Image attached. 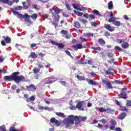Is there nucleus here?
Returning <instances> with one entry per match:
<instances>
[{
    "label": "nucleus",
    "mask_w": 131,
    "mask_h": 131,
    "mask_svg": "<svg viewBox=\"0 0 131 131\" xmlns=\"http://www.w3.org/2000/svg\"><path fill=\"white\" fill-rule=\"evenodd\" d=\"M20 72H14L11 75L5 76L4 77V80L5 81H15V82L18 84L21 82H25L26 81V78L23 75H20Z\"/></svg>",
    "instance_id": "1"
},
{
    "label": "nucleus",
    "mask_w": 131,
    "mask_h": 131,
    "mask_svg": "<svg viewBox=\"0 0 131 131\" xmlns=\"http://www.w3.org/2000/svg\"><path fill=\"white\" fill-rule=\"evenodd\" d=\"M62 12V9H60L58 7H56L55 9L53 7L49 10V13L52 14L55 20L53 21L52 24L54 25L55 28L58 27V23L59 22V19H60V16L59 14Z\"/></svg>",
    "instance_id": "2"
},
{
    "label": "nucleus",
    "mask_w": 131,
    "mask_h": 131,
    "mask_svg": "<svg viewBox=\"0 0 131 131\" xmlns=\"http://www.w3.org/2000/svg\"><path fill=\"white\" fill-rule=\"evenodd\" d=\"M84 107H85V102H84V101H79L76 105V108L79 111H84Z\"/></svg>",
    "instance_id": "3"
},
{
    "label": "nucleus",
    "mask_w": 131,
    "mask_h": 131,
    "mask_svg": "<svg viewBox=\"0 0 131 131\" xmlns=\"http://www.w3.org/2000/svg\"><path fill=\"white\" fill-rule=\"evenodd\" d=\"M65 124L66 127H70V125L74 124L73 117H72V115H70L68 116V118L66 121Z\"/></svg>",
    "instance_id": "4"
},
{
    "label": "nucleus",
    "mask_w": 131,
    "mask_h": 131,
    "mask_svg": "<svg viewBox=\"0 0 131 131\" xmlns=\"http://www.w3.org/2000/svg\"><path fill=\"white\" fill-rule=\"evenodd\" d=\"M51 43L53 45V46H56L58 48V49H64L65 48V45L63 43H58L54 40L50 41Z\"/></svg>",
    "instance_id": "5"
},
{
    "label": "nucleus",
    "mask_w": 131,
    "mask_h": 131,
    "mask_svg": "<svg viewBox=\"0 0 131 131\" xmlns=\"http://www.w3.org/2000/svg\"><path fill=\"white\" fill-rule=\"evenodd\" d=\"M37 109L39 110H46L47 111H53L54 110L53 107H50L49 106L43 107L42 105L39 104L38 105Z\"/></svg>",
    "instance_id": "6"
},
{
    "label": "nucleus",
    "mask_w": 131,
    "mask_h": 131,
    "mask_svg": "<svg viewBox=\"0 0 131 131\" xmlns=\"http://www.w3.org/2000/svg\"><path fill=\"white\" fill-rule=\"evenodd\" d=\"M26 89L27 91H29V92H34L36 91V87L33 84L26 86Z\"/></svg>",
    "instance_id": "7"
},
{
    "label": "nucleus",
    "mask_w": 131,
    "mask_h": 131,
    "mask_svg": "<svg viewBox=\"0 0 131 131\" xmlns=\"http://www.w3.org/2000/svg\"><path fill=\"white\" fill-rule=\"evenodd\" d=\"M50 122L51 123H55L56 126H60V125L61 124L60 122L55 118H51L50 119Z\"/></svg>",
    "instance_id": "8"
},
{
    "label": "nucleus",
    "mask_w": 131,
    "mask_h": 131,
    "mask_svg": "<svg viewBox=\"0 0 131 131\" xmlns=\"http://www.w3.org/2000/svg\"><path fill=\"white\" fill-rule=\"evenodd\" d=\"M86 81H87L89 84H91V85H99L98 83L94 81L93 80L89 79V78L86 79Z\"/></svg>",
    "instance_id": "9"
},
{
    "label": "nucleus",
    "mask_w": 131,
    "mask_h": 131,
    "mask_svg": "<svg viewBox=\"0 0 131 131\" xmlns=\"http://www.w3.org/2000/svg\"><path fill=\"white\" fill-rule=\"evenodd\" d=\"M104 27L107 30H108V31H110L111 32L114 31V28L113 27H111V25H110V24H105L104 26Z\"/></svg>",
    "instance_id": "10"
},
{
    "label": "nucleus",
    "mask_w": 131,
    "mask_h": 131,
    "mask_svg": "<svg viewBox=\"0 0 131 131\" xmlns=\"http://www.w3.org/2000/svg\"><path fill=\"white\" fill-rule=\"evenodd\" d=\"M39 69L36 67L34 68L33 69V72L34 74H35V77L36 79H39V75L37 74L38 72H39Z\"/></svg>",
    "instance_id": "11"
},
{
    "label": "nucleus",
    "mask_w": 131,
    "mask_h": 131,
    "mask_svg": "<svg viewBox=\"0 0 131 131\" xmlns=\"http://www.w3.org/2000/svg\"><path fill=\"white\" fill-rule=\"evenodd\" d=\"M72 117L73 118L74 124V121H75V124H76V125L80 123V119L77 116L74 117V116L72 115Z\"/></svg>",
    "instance_id": "12"
},
{
    "label": "nucleus",
    "mask_w": 131,
    "mask_h": 131,
    "mask_svg": "<svg viewBox=\"0 0 131 131\" xmlns=\"http://www.w3.org/2000/svg\"><path fill=\"white\" fill-rule=\"evenodd\" d=\"M118 97L122 98V99H127V96L126 95V92L122 91L120 94L118 95Z\"/></svg>",
    "instance_id": "13"
},
{
    "label": "nucleus",
    "mask_w": 131,
    "mask_h": 131,
    "mask_svg": "<svg viewBox=\"0 0 131 131\" xmlns=\"http://www.w3.org/2000/svg\"><path fill=\"white\" fill-rule=\"evenodd\" d=\"M44 81L45 82V84H51V83H53V82H54V81L52 80V78L50 77L45 78Z\"/></svg>",
    "instance_id": "14"
},
{
    "label": "nucleus",
    "mask_w": 131,
    "mask_h": 131,
    "mask_svg": "<svg viewBox=\"0 0 131 131\" xmlns=\"http://www.w3.org/2000/svg\"><path fill=\"white\" fill-rule=\"evenodd\" d=\"M75 51H77V50H80L81 49H83V46L80 43L77 44L76 46L73 47Z\"/></svg>",
    "instance_id": "15"
},
{
    "label": "nucleus",
    "mask_w": 131,
    "mask_h": 131,
    "mask_svg": "<svg viewBox=\"0 0 131 131\" xmlns=\"http://www.w3.org/2000/svg\"><path fill=\"white\" fill-rule=\"evenodd\" d=\"M17 16L18 18H23V19L27 18H28V20H29V15L27 14L23 15L22 14L18 13V15Z\"/></svg>",
    "instance_id": "16"
},
{
    "label": "nucleus",
    "mask_w": 131,
    "mask_h": 131,
    "mask_svg": "<svg viewBox=\"0 0 131 131\" xmlns=\"http://www.w3.org/2000/svg\"><path fill=\"white\" fill-rule=\"evenodd\" d=\"M121 47L123 49H128L129 48V44H128V42H123L122 44H121Z\"/></svg>",
    "instance_id": "17"
},
{
    "label": "nucleus",
    "mask_w": 131,
    "mask_h": 131,
    "mask_svg": "<svg viewBox=\"0 0 131 131\" xmlns=\"http://www.w3.org/2000/svg\"><path fill=\"white\" fill-rule=\"evenodd\" d=\"M114 73V70L112 69H108V70L105 71L106 75H112Z\"/></svg>",
    "instance_id": "18"
},
{
    "label": "nucleus",
    "mask_w": 131,
    "mask_h": 131,
    "mask_svg": "<svg viewBox=\"0 0 131 131\" xmlns=\"http://www.w3.org/2000/svg\"><path fill=\"white\" fill-rule=\"evenodd\" d=\"M126 117V114L125 113H122L119 115L118 118L121 120H122V119H124Z\"/></svg>",
    "instance_id": "19"
},
{
    "label": "nucleus",
    "mask_w": 131,
    "mask_h": 131,
    "mask_svg": "<svg viewBox=\"0 0 131 131\" xmlns=\"http://www.w3.org/2000/svg\"><path fill=\"white\" fill-rule=\"evenodd\" d=\"M55 114L57 115V116H58V117H61V118H65V117H66V116H65L63 113L56 112Z\"/></svg>",
    "instance_id": "20"
},
{
    "label": "nucleus",
    "mask_w": 131,
    "mask_h": 131,
    "mask_svg": "<svg viewBox=\"0 0 131 131\" xmlns=\"http://www.w3.org/2000/svg\"><path fill=\"white\" fill-rule=\"evenodd\" d=\"M3 38H4L5 41L6 43H11V39L9 36H3Z\"/></svg>",
    "instance_id": "21"
},
{
    "label": "nucleus",
    "mask_w": 131,
    "mask_h": 131,
    "mask_svg": "<svg viewBox=\"0 0 131 131\" xmlns=\"http://www.w3.org/2000/svg\"><path fill=\"white\" fill-rule=\"evenodd\" d=\"M73 7L74 9H75V10H78V11H82V9L79 8V5L76 4H73Z\"/></svg>",
    "instance_id": "22"
},
{
    "label": "nucleus",
    "mask_w": 131,
    "mask_h": 131,
    "mask_svg": "<svg viewBox=\"0 0 131 131\" xmlns=\"http://www.w3.org/2000/svg\"><path fill=\"white\" fill-rule=\"evenodd\" d=\"M74 27L75 28L79 29V28H80V27H81L80 23H79V22H78V21H75L74 23Z\"/></svg>",
    "instance_id": "23"
},
{
    "label": "nucleus",
    "mask_w": 131,
    "mask_h": 131,
    "mask_svg": "<svg viewBox=\"0 0 131 131\" xmlns=\"http://www.w3.org/2000/svg\"><path fill=\"white\" fill-rule=\"evenodd\" d=\"M98 42L99 45H101V46H103L106 43V42H105V40L103 38H100L98 40Z\"/></svg>",
    "instance_id": "24"
},
{
    "label": "nucleus",
    "mask_w": 131,
    "mask_h": 131,
    "mask_svg": "<svg viewBox=\"0 0 131 131\" xmlns=\"http://www.w3.org/2000/svg\"><path fill=\"white\" fill-rule=\"evenodd\" d=\"M107 6L109 10H112V9H113V2L112 1L110 2V3L107 4Z\"/></svg>",
    "instance_id": "25"
},
{
    "label": "nucleus",
    "mask_w": 131,
    "mask_h": 131,
    "mask_svg": "<svg viewBox=\"0 0 131 131\" xmlns=\"http://www.w3.org/2000/svg\"><path fill=\"white\" fill-rule=\"evenodd\" d=\"M120 111H123L124 112H128V110L126 108V107L120 106Z\"/></svg>",
    "instance_id": "26"
},
{
    "label": "nucleus",
    "mask_w": 131,
    "mask_h": 131,
    "mask_svg": "<svg viewBox=\"0 0 131 131\" xmlns=\"http://www.w3.org/2000/svg\"><path fill=\"white\" fill-rule=\"evenodd\" d=\"M114 25H115L116 26L119 27L121 25V23L118 20H116V19L115 20V21L113 23Z\"/></svg>",
    "instance_id": "27"
},
{
    "label": "nucleus",
    "mask_w": 131,
    "mask_h": 131,
    "mask_svg": "<svg viewBox=\"0 0 131 131\" xmlns=\"http://www.w3.org/2000/svg\"><path fill=\"white\" fill-rule=\"evenodd\" d=\"M29 58H37V55L34 52H31L29 55Z\"/></svg>",
    "instance_id": "28"
},
{
    "label": "nucleus",
    "mask_w": 131,
    "mask_h": 131,
    "mask_svg": "<svg viewBox=\"0 0 131 131\" xmlns=\"http://www.w3.org/2000/svg\"><path fill=\"white\" fill-rule=\"evenodd\" d=\"M76 77L79 80H85V78L84 77V76H80L78 75H76Z\"/></svg>",
    "instance_id": "29"
},
{
    "label": "nucleus",
    "mask_w": 131,
    "mask_h": 131,
    "mask_svg": "<svg viewBox=\"0 0 131 131\" xmlns=\"http://www.w3.org/2000/svg\"><path fill=\"white\" fill-rule=\"evenodd\" d=\"M93 13L94 14V15H96L97 16H101L100 12L96 9L93 10Z\"/></svg>",
    "instance_id": "30"
},
{
    "label": "nucleus",
    "mask_w": 131,
    "mask_h": 131,
    "mask_svg": "<svg viewBox=\"0 0 131 131\" xmlns=\"http://www.w3.org/2000/svg\"><path fill=\"white\" fill-rule=\"evenodd\" d=\"M115 20H116L115 17H111L108 19V22H109L110 23H112L113 22V23H114V22L115 21Z\"/></svg>",
    "instance_id": "31"
},
{
    "label": "nucleus",
    "mask_w": 131,
    "mask_h": 131,
    "mask_svg": "<svg viewBox=\"0 0 131 131\" xmlns=\"http://www.w3.org/2000/svg\"><path fill=\"white\" fill-rule=\"evenodd\" d=\"M106 88L108 89H113V86H112V84H111V82L110 81H108L106 84Z\"/></svg>",
    "instance_id": "32"
},
{
    "label": "nucleus",
    "mask_w": 131,
    "mask_h": 131,
    "mask_svg": "<svg viewBox=\"0 0 131 131\" xmlns=\"http://www.w3.org/2000/svg\"><path fill=\"white\" fill-rule=\"evenodd\" d=\"M98 111H99V112H101V113H103V112H106V109L104 108L103 107H98Z\"/></svg>",
    "instance_id": "33"
},
{
    "label": "nucleus",
    "mask_w": 131,
    "mask_h": 131,
    "mask_svg": "<svg viewBox=\"0 0 131 131\" xmlns=\"http://www.w3.org/2000/svg\"><path fill=\"white\" fill-rule=\"evenodd\" d=\"M31 18L33 19V20H36V18H37V14L36 13H34L30 16Z\"/></svg>",
    "instance_id": "34"
},
{
    "label": "nucleus",
    "mask_w": 131,
    "mask_h": 131,
    "mask_svg": "<svg viewBox=\"0 0 131 131\" xmlns=\"http://www.w3.org/2000/svg\"><path fill=\"white\" fill-rule=\"evenodd\" d=\"M22 4L23 5V8L25 9V10H27L28 8H29V6L26 5V2H24L22 3Z\"/></svg>",
    "instance_id": "35"
},
{
    "label": "nucleus",
    "mask_w": 131,
    "mask_h": 131,
    "mask_svg": "<svg viewBox=\"0 0 131 131\" xmlns=\"http://www.w3.org/2000/svg\"><path fill=\"white\" fill-rule=\"evenodd\" d=\"M114 49L116 51H119V52H121L122 51V49L119 47V46H116L114 47Z\"/></svg>",
    "instance_id": "36"
},
{
    "label": "nucleus",
    "mask_w": 131,
    "mask_h": 131,
    "mask_svg": "<svg viewBox=\"0 0 131 131\" xmlns=\"http://www.w3.org/2000/svg\"><path fill=\"white\" fill-rule=\"evenodd\" d=\"M65 5L67 10H68V11H71V7L69 6V4L67 2L65 3Z\"/></svg>",
    "instance_id": "37"
},
{
    "label": "nucleus",
    "mask_w": 131,
    "mask_h": 131,
    "mask_svg": "<svg viewBox=\"0 0 131 131\" xmlns=\"http://www.w3.org/2000/svg\"><path fill=\"white\" fill-rule=\"evenodd\" d=\"M114 56V54L111 53V52H109L108 54H107V57L108 58H110V59H111L112 58H113V57Z\"/></svg>",
    "instance_id": "38"
},
{
    "label": "nucleus",
    "mask_w": 131,
    "mask_h": 131,
    "mask_svg": "<svg viewBox=\"0 0 131 131\" xmlns=\"http://www.w3.org/2000/svg\"><path fill=\"white\" fill-rule=\"evenodd\" d=\"M22 9H23V7L21 6H16L14 8L16 11H20V10H22Z\"/></svg>",
    "instance_id": "39"
},
{
    "label": "nucleus",
    "mask_w": 131,
    "mask_h": 131,
    "mask_svg": "<svg viewBox=\"0 0 131 131\" xmlns=\"http://www.w3.org/2000/svg\"><path fill=\"white\" fill-rule=\"evenodd\" d=\"M24 97L25 98V99H26L27 102L29 103V96H28V94H24Z\"/></svg>",
    "instance_id": "40"
},
{
    "label": "nucleus",
    "mask_w": 131,
    "mask_h": 131,
    "mask_svg": "<svg viewBox=\"0 0 131 131\" xmlns=\"http://www.w3.org/2000/svg\"><path fill=\"white\" fill-rule=\"evenodd\" d=\"M65 53H66V54H67V55H68V56H70V57L71 58H72V59H73V56H72V55H71V53H70V52H69L68 50H66Z\"/></svg>",
    "instance_id": "41"
},
{
    "label": "nucleus",
    "mask_w": 131,
    "mask_h": 131,
    "mask_svg": "<svg viewBox=\"0 0 131 131\" xmlns=\"http://www.w3.org/2000/svg\"><path fill=\"white\" fill-rule=\"evenodd\" d=\"M124 39H118L117 42H118V43H122V42H124Z\"/></svg>",
    "instance_id": "42"
},
{
    "label": "nucleus",
    "mask_w": 131,
    "mask_h": 131,
    "mask_svg": "<svg viewBox=\"0 0 131 131\" xmlns=\"http://www.w3.org/2000/svg\"><path fill=\"white\" fill-rule=\"evenodd\" d=\"M91 49L92 50H96V51H101L102 49L101 48V47H92Z\"/></svg>",
    "instance_id": "43"
},
{
    "label": "nucleus",
    "mask_w": 131,
    "mask_h": 131,
    "mask_svg": "<svg viewBox=\"0 0 131 131\" xmlns=\"http://www.w3.org/2000/svg\"><path fill=\"white\" fill-rule=\"evenodd\" d=\"M89 18H90L91 20H95V19H96V15H95V14H90L89 15Z\"/></svg>",
    "instance_id": "44"
},
{
    "label": "nucleus",
    "mask_w": 131,
    "mask_h": 131,
    "mask_svg": "<svg viewBox=\"0 0 131 131\" xmlns=\"http://www.w3.org/2000/svg\"><path fill=\"white\" fill-rule=\"evenodd\" d=\"M114 82L116 84H121V83H122V82L120 80H116Z\"/></svg>",
    "instance_id": "45"
},
{
    "label": "nucleus",
    "mask_w": 131,
    "mask_h": 131,
    "mask_svg": "<svg viewBox=\"0 0 131 131\" xmlns=\"http://www.w3.org/2000/svg\"><path fill=\"white\" fill-rule=\"evenodd\" d=\"M60 33L61 34H63L64 35H66L68 34V32H67V31H65L64 30H62L60 31Z\"/></svg>",
    "instance_id": "46"
},
{
    "label": "nucleus",
    "mask_w": 131,
    "mask_h": 131,
    "mask_svg": "<svg viewBox=\"0 0 131 131\" xmlns=\"http://www.w3.org/2000/svg\"><path fill=\"white\" fill-rule=\"evenodd\" d=\"M80 22H82L83 24H84V25H85V23H88V20H85V19H79Z\"/></svg>",
    "instance_id": "47"
},
{
    "label": "nucleus",
    "mask_w": 131,
    "mask_h": 131,
    "mask_svg": "<svg viewBox=\"0 0 131 131\" xmlns=\"http://www.w3.org/2000/svg\"><path fill=\"white\" fill-rule=\"evenodd\" d=\"M80 39H81L82 42H86L88 41V39H86V38H84L82 37H80Z\"/></svg>",
    "instance_id": "48"
},
{
    "label": "nucleus",
    "mask_w": 131,
    "mask_h": 131,
    "mask_svg": "<svg viewBox=\"0 0 131 131\" xmlns=\"http://www.w3.org/2000/svg\"><path fill=\"white\" fill-rule=\"evenodd\" d=\"M102 82H103V83L104 84H107V83H108V82H109V80H108V79H102Z\"/></svg>",
    "instance_id": "49"
},
{
    "label": "nucleus",
    "mask_w": 131,
    "mask_h": 131,
    "mask_svg": "<svg viewBox=\"0 0 131 131\" xmlns=\"http://www.w3.org/2000/svg\"><path fill=\"white\" fill-rule=\"evenodd\" d=\"M100 122L102 123L103 124H105L107 122V120L105 119H102L101 120H99Z\"/></svg>",
    "instance_id": "50"
},
{
    "label": "nucleus",
    "mask_w": 131,
    "mask_h": 131,
    "mask_svg": "<svg viewBox=\"0 0 131 131\" xmlns=\"http://www.w3.org/2000/svg\"><path fill=\"white\" fill-rule=\"evenodd\" d=\"M110 122L112 125H116V121H115V120H111Z\"/></svg>",
    "instance_id": "51"
},
{
    "label": "nucleus",
    "mask_w": 131,
    "mask_h": 131,
    "mask_svg": "<svg viewBox=\"0 0 131 131\" xmlns=\"http://www.w3.org/2000/svg\"><path fill=\"white\" fill-rule=\"evenodd\" d=\"M91 25L92 26H93L94 27H97V25H98V24H97V23L96 22H91Z\"/></svg>",
    "instance_id": "52"
},
{
    "label": "nucleus",
    "mask_w": 131,
    "mask_h": 131,
    "mask_svg": "<svg viewBox=\"0 0 131 131\" xmlns=\"http://www.w3.org/2000/svg\"><path fill=\"white\" fill-rule=\"evenodd\" d=\"M126 106L127 107H130L131 106V100H127V103H126Z\"/></svg>",
    "instance_id": "53"
},
{
    "label": "nucleus",
    "mask_w": 131,
    "mask_h": 131,
    "mask_svg": "<svg viewBox=\"0 0 131 131\" xmlns=\"http://www.w3.org/2000/svg\"><path fill=\"white\" fill-rule=\"evenodd\" d=\"M104 35H105V36H106V37H108V36H110V35H111L110 32H108V31H106V32L104 33Z\"/></svg>",
    "instance_id": "54"
},
{
    "label": "nucleus",
    "mask_w": 131,
    "mask_h": 131,
    "mask_svg": "<svg viewBox=\"0 0 131 131\" xmlns=\"http://www.w3.org/2000/svg\"><path fill=\"white\" fill-rule=\"evenodd\" d=\"M112 111H113V110L111 108H107V109H105V112H107V113H111Z\"/></svg>",
    "instance_id": "55"
},
{
    "label": "nucleus",
    "mask_w": 131,
    "mask_h": 131,
    "mask_svg": "<svg viewBox=\"0 0 131 131\" xmlns=\"http://www.w3.org/2000/svg\"><path fill=\"white\" fill-rule=\"evenodd\" d=\"M0 130L6 131V126L3 125L2 126H0Z\"/></svg>",
    "instance_id": "56"
},
{
    "label": "nucleus",
    "mask_w": 131,
    "mask_h": 131,
    "mask_svg": "<svg viewBox=\"0 0 131 131\" xmlns=\"http://www.w3.org/2000/svg\"><path fill=\"white\" fill-rule=\"evenodd\" d=\"M32 7L34 9H35V10H39V8H37V4H33Z\"/></svg>",
    "instance_id": "57"
},
{
    "label": "nucleus",
    "mask_w": 131,
    "mask_h": 131,
    "mask_svg": "<svg viewBox=\"0 0 131 131\" xmlns=\"http://www.w3.org/2000/svg\"><path fill=\"white\" fill-rule=\"evenodd\" d=\"M97 127H98V128H99V129H102V128H103V125L99 123L97 126Z\"/></svg>",
    "instance_id": "58"
},
{
    "label": "nucleus",
    "mask_w": 131,
    "mask_h": 131,
    "mask_svg": "<svg viewBox=\"0 0 131 131\" xmlns=\"http://www.w3.org/2000/svg\"><path fill=\"white\" fill-rule=\"evenodd\" d=\"M59 82L62 84V85L66 86V82L65 81H60Z\"/></svg>",
    "instance_id": "59"
},
{
    "label": "nucleus",
    "mask_w": 131,
    "mask_h": 131,
    "mask_svg": "<svg viewBox=\"0 0 131 131\" xmlns=\"http://www.w3.org/2000/svg\"><path fill=\"white\" fill-rule=\"evenodd\" d=\"M5 60L3 56H0V63H3Z\"/></svg>",
    "instance_id": "60"
},
{
    "label": "nucleus",
    "mask_w": 131,
    "mask_h": 131,
    "mask_svg": "<svg viewBox=\"0 0 131 131\" xmlns=\"http://www.w3.org/2000/svg\"><path fill=\"white\" fill-rule=\"evenodd\" d=\"M86 35L89 37H93V36H94V33H88L86 34Z\"/></svg>",
    "instance_id": "61"
},
{
    "label": "nucleus",
    "mask_w": 131,
    "mask_h": 131,
    "mask_svg": "<svg viewBox=\"0 0 131 131\" xmlns=\"http://www.w3.org/2000/svg\"><path fill=\"white\" fill-rule=\"evenodd\" d=\"M37 44L35 43H32L30 45V47L31 48H35V47H36Z\"/></svg>",
    "instance_id": "62"
},
{
    "label": "nucleus",
    "mask_w": 131,
    "mask_h": 131,
    "mask_svg": "<svg viewBox=\"0 0 131 131\" xmlns=\"http://www.w3.org/2000/svg\"><path fill=\"white\" fill-rule=\"evenodd\" d=\"M9 0H1V3L3 4H8Z\"/></svg>",
    "instance_id": "63"
},
{
    "label": "nucleus",
    "mask_w": 131,
    "mask_h": 131,
    "mask_svg": "<svg viewBox=\"0 0 131 131\" xmlns=\"http://www.w3.org/2000/svg\"><path fill=\"white\" fill-rule=\"evenodd\" d=\"M16 89H17V85H15V84H13L11 86V89L12 90H16Z\"/></svg>",
    "instance_id": "64"
}]
</instances>
